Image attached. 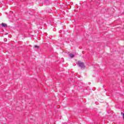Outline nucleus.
Listing matches in <instances>:
<instances>
[{"label": "nucleus", "instance_id": "obj_6", "mask_svg": "<svg viewBox=\"0 0 124 124\" xmlns=\"http://www.w3.org/2000/svg\"><path fill=\"white\" fill-rule=\"evenodd\" d=\"M123 118L124 119V113H123Z\"/></svg>", "mask_w": 124, "mask_h": 124}, {"label": "nucleus", "instance_id": "obj_4", "mask_svg": "<svg viewBox=\"0 0 124 124\" xmlns=\"http://www.w3.org/2000/svg\"><path fill=\"white\" fill-rule=\"evenodd\" d=\"M34 48H39L38 46H34Z\"/></svg>", "mask_w": 124, "mask_h": 124}, {"label": "nucleus", "instance_id": "obj_3", "mask_svg": "<svg viewBox=\"0 0 124 124\" xmlns=\"http://www.w3.org/2000/svg\"><path fill=\"white\" fill-rule=\"evenodd\" d=\"M69 57H70L71 59H72V58H74L75 55L73 54H70Z\"/></svg>", "mask_w": 124, "mask_h": 124}, {"label": "nucleus", "instance_id": "obj_2", "mask_svg": "<svg viewBox=\"0 0 124 124\" xmlns=\"http://www.w3.org/2000/svg\"><path fill=\"white\" fill-rule=\"evenodd\" d=\"M1 26L2 27H3V28H6V27H7V24L4 23H1Z\"/></svg>", "mask_w": 124, "mask_h": 124}, {"label": "nucleus", "instance_id": "obj_5", "mask_svg": "<svg viewBox=\"0 0 124 124\" xmlns=\"http://www.w3.org/2000/svg\"><path fill=\"white\" fill-rule=\"evenodd\" d=\"M48 0H47L45 1V2H48Z\"/></svg>", "mask_w": 124, "mask_h": 124}, {"label": "nucleus", "instance_id": "obj_1", "mask_svg": "<svg viewBox=\"0 0 124 124\" xmlns=\"http://www.w3.org/2000/svg\"><path fill=\"white\" fill-rule=\"evenodd\" d=\"M77 64H78V66H79V67H81V68H82L83 69H84V68H85V65H84V63L83 62L78 61L77 62Z\"/></svg>", "mask_w": 124, "mask_h": 124}]
</instances>
